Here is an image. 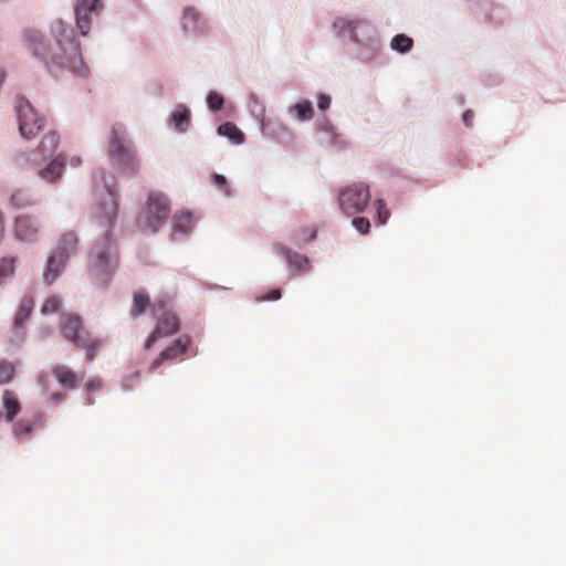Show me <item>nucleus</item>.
<instances>
[{"instance_id": "nucleus-1", "label": "nucleus", "mask_w": 566, "mask_h": 566, "mask_svg": "<svg viewBox=\"0 0 566 566\" xmlns=\"http://www.w3.org/2000/svg\"><path fill=\"white\" fill-rule=\"evenodd\" d=\"M50 35L54 40V49L50 46L40 31L30 29L25 32V39L33 54L44 64L51 75L60 77L63 72H69L74 77H88L90 69L84 62L81 44L76 40L71 23L62 19L53 20L50 24Z\"/></svg>"}, {"instance_id": "nucleus-2", "label": "nucleus", "mask_w": 566, "mask_h": 566, "mask_svg": "<svg viewBox=\"0 0 566 566\" xmlns=\"http://www.w3.org/2000/svg\"><path fill=\"white\" fill-rule=\"evenodd\" d=\"M109 196V202L105 205L103 214L99 217L102 226L105 227V242L103 245L95 244L91 252V275L101 284L106 283L117 265V258L113 256L114 243L109 239V232L117 216L118 201L114 189L105 185Z\"/></svg>"}, {"instance_id": "nucleus-3", "label": "nucleus", "mask_w": 566, "mask_h": 566, "mask_svg": "<svg viewBox=\"0 0 566 566\" xmlns=\"http://www.w3.org/2000/svg\"><path fill=\"white\" fill-rule=\"evenodd\" d=\"M333 29L340 39H348L356 45V57L363 62L376 60L381 52V40L376 28L366 19L338 17Z\"/></svg>"}, {"instance_id": "nucleus-4", "label": "nucleus", "mask_w": 566, "mask_h": 566, "mask_svg": "<svg viewBox=\"0 0 566 566\" xmlns=\"http://www.w3.org/2000/svg\"><path fill=\"white\" fill-rule=\"evenodd\" d=\"M106 153L119 172L130 176L139 171L140 159L124 125L117 123L112 126Z\"/></svg>"}, {"instance_id": "nucleus-5", "label": "nucleus", "mask_w": 566, "mask_h": 566, "mask_svg": "<svg viewBox=\"0 0 566 566\" xmlns=\"http://www.w3.org/2000/svg\"><path fill=\"white\" fill-rule=\"evenodd\" d=\"M60 332L62 336L74 346L86 352V359L93 360L97 348L102 345L99 339L92 337L83 326L81 316L74 313L63 314L60 319Z\"/></svg>"}, {"instance_id": "nucleus-6", "label": "nucleus", "mask_w": 566, "mask_h": 566, "mask_svg": "<svg viewBox=\"0 0 566 566\" xmlns=\"http://www.w3.org/2000/svg\"><path fill=\"white\" fill-rule=\"evenodd\" d=\"M170 213V205L166 195L150 192L146 207L137 219V226L143 232H157Z\"/></svg>"}, {"instance_id": "nucleus-7", "label": "nucleus", "mask_w": 566, "mask_h": 566, "mask_svg": "<svg viewBox=\"0 0 566 566\" xmlns=\"http://www.w3.org/2000/svg\"><path fill=\"white\" fill-rule=\"evenodd\" d=\"M370 200L368 186L355 184L339 192L338 203L346 214H354L365 210Z\"/></svg>"}, {"instance_id": "nucleus-8", "label": "nucleus", "mask_w": 566, "mask_h": 566, "mask_svg": "<svg viewBox=\"0 0 566 566\" xmlns=\"http://www.w3.org/2000/svg\"><path fill=\"white\" fill-rule=\"evenodd\" d=\"M180 29L186 36H205L209 32L206 17L195 7L188 6L180 17Z\"/></svg>"}, {"instance_id": "nucleus-9", "label": "nucleus", "mask_w": 566, "mask_h": 566, "mask_svg": "<svg viewBox=\"0 0 566 566\" xmlns=\"http://www.w3.org/2000/svg\"><path fill=\"white\" fill-rule=\"evenodd\" d=\"M102 8L101 0H81L75 9L76 28L82 36L91 30L92 14H97Z\"/></svg>"}, {"instance_id": "nucleus-10", "label": "nucleus", "mask_w": 566, "mask_h": 566, "mask_svg": "<svg viewBox=\"0 0 566 566\" xmlns=\"http://www.w3.org/2000/svg\"><path fill=\"white\" fill-rule=\"evenodd\" d=\"M179 329V319L174 313H165L157 321L155 331L148 336L145 348L149 349L158 338L176 334Z\"/></svg>"}, {"instance_id": "nucleus-11", "label": "nucleus", "mask_w": 566, "mask_h": 566, "mask_svg": "<svg viewBox=\"0 0 566 566\" xmlns=\"http://www.w3.org/2000/svg\"><path fill=\"white\" fill-rule=\"evenodd\" d=\"M19 109V129L24 138L33 137L42 127L43 118L39 115L36 108Z\"/></svg>"}, {"instance_id": "nucleus-12", "label": "nucleus", "mask_w": 566, "mask_h": 566, "mask_svg": "<svg viewBox=\"0 0 566 566\" xmlns=\"http://www.w3.org/2000/svg\"><path fill=\"white\" fill-rule=\"evenodd\" d=\"M190 345L189 338H178L174 340L171 345L166 347L158 357L151 361L149 366L150 371H155L157 368H159L165 361L172 360L186 353Z\"/></svg>"}, {"instance_id": "nucleus-13", "label": "nucleus", "mask_w": 566, "mask_h": 566, "mask_svg": "<svg viewBox=\"0 0 566 566\" xmlns=\"http://www.w3.org/2000/svg\"><path fill=\"white\" fill-rule=\"evenodd\" d=\"M80 240L75 231L64 232L57 240L52 253L57 254L69 262L78 252Z\"/></svg>"}, {"instance_id": "nucleus-14", "label": "nucleus", "mask_w": 566, "mask_h": 566, "mask_svg": "<svg viewBox=\"0 0 566 566\" xmlns=\"http://www.w3.org/2000/svg\"><path fill=\"white\" fill-rule=\"evenodd\" d=\"M15 235L22 241L33 242L40 233L39 222L31 216H19L15 219Z\"/></svg>"}, {"instance_id": "nucleus-15", "label": "nucleus", "mask_w": 566, "mask_h": 566, "mask_svg": "<svg viewBox=\"0 0 566 566\" xmlns=\"http://www.w3.org/2000/svg\"><path fill=\"white\" fill-rule=\"evenodd\" d=\"M67 261L60 258L57 254L51 252L48 256L43 272L42 280L50 286L56 282L66 268Z\"/></svg>"}, {"instance_id": "nucleus-16", "label": "nucleus", "mask_w": 566, "mask_h": 566, "mask_svg": "<svg viewBox=\"0 0 566 566\" xmlns=\"http://www.w3.org/2000/svg\"><path fill=\"white\" fill-rule=\"evenodd\" d=\"M52 374L56 378L57 382L69 389H74L84 379L85 374H76L69 366L57 364L52 368Z\"/></svg>"}, {"instance_id": "nucleus-17", "label": "nucleus", "mask_w": 566, "mask_h": 566, "mask_svg": "<svg viewBox=\"0 0 566 566\" xmlns=\"http://www.w3.org/2000/svg\"><path fill=\"white\" fill-rule=\"evenodd\" d=\"M277 252L281 253L287 261L291 268H294L300 273H306L310 270V261L305 255L292 252L290 249L279 245Z\"/></svg>"}, {"instance_id": "nucleus-18", "label": "nucleus", "mask_w": 566, "mask_h": 566, "mask_svg": "<svg viewBox=\"0 0 566 566\" xmlns=\"http://www.w3.org/2000/svg\"><path fill=\"white\" fill-rule=\"evenodd\" d=\"M65 159L63 155H59L48 167L39 171V176L49 182L56 181L63 171Z\"/></svg>"}, {"instance_id": "nucleus-19", "label": "nucleus", "mask_w": 566, "mask_h": 566, "mask_svg": "<svg viewBox=\"0 0 566 566\" xmlns=\"http://www.w3.org/2000/svg\"><path fill=\"white\" fill-rule=\"evenodd\" d=\"M390 48L399 54H406L412 50L413 40L405 33H398L391 39Z\"/></svg>"}, {"instance_id": "nucleus-20", "label": "nucleus", "mask_w": 566, "mask_h": 566, "mask_svg": "<svg viewBox=\"0 0 566 566\" xmlns=\"http://www.w3.org/2000/svg\"><path fill=\"white\" fill-rule=\"evenodd\" d=\"M218 134L229 138L235 145H240L244 142L243 133L232 123L220 125L218 127Z\"/></svg>"}, {"instance_id": "nucleus-21", "label": "nucleus", "mask_w": 566, "mask_h": 566, "mask_svg": "<svg viewBox=\"0 0 566 566\" xmlns=\"http://www.w3.org/2000/svg\"><path fill=\"white\" fill-rule=\"evenodd\" d=\"M3 407L6 409V418L8 421H11L19 413L20 403L12 391H4Z\"/></svg>"}, {"instance_id": "nucleus-22", "label": "nucleus", "mask_w": 566, "mask_h": 566, "mask_svg": "<svg viewBox=\"0 0 566 566\" xmlns=\"http://www.w3.org/2000/svg\"><path fill=\"white\" fill-rule=\"evenodd\" d=\"M150 300L148 294L140 290L135 292L133 297V308H132V315L134 317L142 315L145 313L146 308L149 306Z\"/></svg>"}, {"instance_id": "nucleus-23", "label": "nucleus", "mask_w": 566, "mask_h": 566, "mask_svg": "<svg viewBox=\"0 0 566 566\" xmlns=\"http://www.w3.org/2000/svg\"><path fill=\"white\" fill-rule=\"evenodd\" d=\"M192 227V216L189 212L178 213L174 217V231L188 233Z\"/></svg>"}, {"instance_id": "nucleus-24", "label": "nucleus", "mask_w": 566, "mask_h": 566, "mask_svg": "<svg viewBox=\"0 0 566 566\" xmlns=\"http://www.w3.org/2000/svg\"><path fill=\"white\" fill-rule=\"evenodd\" d=\"M33 298L30 296H24L20 303V307L18 311V314L15 316V325L20 326L22 325L28 317L30 316L32 308H33Z\"/></svg>"}, {"instance_id": "nucleus-25", "label": "nucleus", "mask_w": 566, "mask_h": 566, "mask_svg": "<svg viewBox=\"0 0 566 566\" xmlns=\"http://www.w3.org/2000/svg\"><path fill=\"white\" fill-rule=\"evenodd\" d=\"M171 120L177 129L180 132H185L190 122V114L188 108H182V111L175 112L171 115Z\"/></svg>"}, {"instance_id": "nucleus-26", "label": "nucleus", "mask_w": 566, "mask_h": 566, "mask_svg": "<svg viewBox=\"0 0 566 566\" xmlns=\"http://www.w3.org/2000/svg\"><path fill=\"white\" fill-rule=\"evenodd\" d=\"M59 146V137L55 133L46 134L40 144V150L45 154H53Z\"/></svg>"}, {"instance_id": "nucleus-27", "label": "nucleus", "mask_w": 566, "mask_h": 566, "mask_svg": "<svg viewBox=\"0 0 566 566\" xmlns=\"http://www.w3.org/2000/svg\"><path fill=\"white\" fill-rule=\"evenodd\" d=\"M15 374L12 363L0 360V385L10 382Z\"/></svg>"}, {"instance_id": "nucleus-28", "label": "nucleus", "mask_w": 566, "mask_h": 566, "mask_svg": "<svg viewBox=\"0 0 566 566\" xmlns=\"http://www.w3.org/2000/svg\"><path fill=\"white\" fill-rule=\"evenodd\" d=\"M62 307V298L60 296L53 295L45 300L41 307V312L43 314L56 313Z\"/></svg>"}, {"instance_id": "nucleus-29", "label": "nucleus", "mask_w": 566, "mask_h": 566, "mask_svg": "<svg viewBox=\"0 0 566 566\" xmlns=\"http://www.w3.org/2000/svg\"><path fill=\"white\" fill-rule=\"evenodd\" d=\"M11 201L18 208L27 207L32 203V200L21 190L11 196Z\"/></svg>"}, {"instance_id": "nucleus-30", "label": "nucleus", "mask_w": 566, "mask_h": 566, "mask_svg": "<svg viewBox=\"0 0 566 566\" xmlns=\"http://www.w3.org/2000/svg\"><path fill=\"white\" fill-rule=\"evenodd\" d=\"M353 226L361 234L368 233L369 229H370L369 220L367 218H364V217H356V218H354L353 219Z\"/></svg>"}, {"instance_id": "nucleus-31", "label": "nucleus", "mask_w": 566, "mask_h": 566, "mask_svg": "<svg viewBox=\"0 0 566 566\" xmlns=\"http://www.w3.org/2000/svg\"><path fill=\"white\" fill-rule=\"evenodd\" d=\"M14 271V259H2L0 262V279H3Z\"/></svg>"}, {"instance_id": "nucleus-32", "label": "nucleus", "mask_w": 566, "mask_h": 566, "mask_svg": "<svg viewBox=\"0 0 566 566\" xmlns=\"http://www.w3.org/2000/svg\"><path fill=\"white\" fill-rule=\"evenodd\" d=\"M376 205H377V213H378L379 223L384 224L387 222L388 218L390 217V212L386 208L385 200L378 199Z\"/></svg>"}, {"instance_id": "nucleus-33", "label": "nucleus", "mask_w": 566, "mask_h": 566, "mask_svg": "<svg viewBox=\"0 0 566 566\" xmlns=\"http://www.w3.org/2000/svg\"><path fill=\"white\" fill-rule=\"evenodd\" d=\"M291 113L298 120H307L314 116V108H290Z\"/></svg>"}, {"instance_id": "nucleus-34", "label": "nucleus", "mask_w": 566, "mask_h": 566, "mask_svg": "<svg viewBox=\"0 0 566 566\" xmlns=\"http://www.w3.org/2000/svg\"><path fill=\"white\" fill-rule=\"evenodd\" d=\"M207 106H223L224 98L223 96L214 91H211L206 98Z\"/></svg>"}, {"instance_id": "nucleus-35", "label": "nucleus", "mask_w": 566, "mask_h": 566, "mask_svg": "<svg viewBox=\"0 0 566 566\" xmlns=\"http://www.w3.org/2000/svg\"><path fill=\"white\" fill-rule=\"evenodd\" d=\"M32 430L31 424L28 421L21 420L13 427L15 436H23L30 433Z\"/></svg>"}, {"instance_id": "nucleus-36", "label": "nucleus", "mask_w": 566, "mask_h": 566, "mask_svg": "<svg viewBox=\"0 0 566 566\" xmlns=\"http://www.w3.org/2000/svg\"><path fill=\"white\" fill-rule=\"evenodd\" d=\"M213 181L217 187L223 189L226 195H228V196L230 195V189H229V186H228V182H227V179L224 176L216 174V175H213Z\"/></svg>"}, {"instance_id": "nucleus-37", "label": "nucleus", "mask_w": 566, "mask_h": 566, "mask_svg": "<svg viewBox=\"0 0 566 566\" xmlns=\"http://www.w3.org/2000/svg\"><path fill=\"white\" fill-rule=\"evenodd\" d=\"M15 105L14 106H32V103L22 94H17L14 99Z\"/></svg>"}, {"instance_id": "nucleus-38", "label": "nucleus", "mask_w": 566, "mask_h": 566, "mask_svg": "<svg viewBox=\"0 0 566 566\" xmlns=\"http://www.w3.org/2000/svg\"><path fill=\"white\" fill-rule=\"evenodd\" d=\"M281 297V290L274 289L271 290L266 295L262 297L263 301H276Z\"/></svg>"}, {"instance_id": "nucleus-39", "label": "nucleus", "mask_w": 566, "mask_h": 566, "mask_svg": "<svg viewBox=\"0 0 566 566\" xmlns=\"http://www.w3.org/2000/svg\"><path fill=\"white\" fill-rule=\"evenodd\" d=\"M102 388V380L99 379H93V380H90L87 384H86V390L88 392H92L94 390H98Z\"/></svg>"}, {"instance_id": "nucleus-40", "label": "nucleus", "mask_w": 566, "mask_h": 566, "mask_svg": "<svg viewBox=\"0 0 566 566\" xmlns=\"http://www.w3.org/2000/svg\"><path fill=\"white\" fill-rule=\"evenodd\" d=\"M331 102H332V99H331V96L328 94L321 93L318 95L317 106H329Z\"/></svg>"}, {"instance_id": "nucleus-41", "label": "nucleus", "mask_w": 566, "mask_h": 566, "mask_svg": "<svg viewBox=\"0 0 566 566\" xmlns=\"http://www.w3.org/2000/svg\"><path fill=\"white\" fill-rule=\"evenodd\" d=\"M473 117H474V114L471 109H467L463 113V122H464L465 126L470 127L472 125Z\"/></svg>"}, {"instance_id": "nucleus-42", "label": "nucleus", "mask_w": 566, "mask_h": 566, "mask_svg": "<svg viewBox=\"0 0 566 566\" xmlns=\"http://www.w3.org/2000/svg\"><path fill=\"white\" fill-rule=\"evenodd\" d=\"M65 398V394L63 392H53L50 395V401L52 403H59L60 401H62L63 399Z\"/></svg>"}, {"instance_id": "nucleus-43", "label": "nucleus", "mask_w": 566, "mask_h": 566, "mask_svg": "<svg viewBox=\"0 0 566 566\" xmlns=\"http://www.w3.org/2000/svg\"><path fill=\"white\" fill-rule=\"evenodd\" d=\"M292 106H302V107H305V106H313V105H312V102H311V101L305 99V98H301V99H298L296 103H294Z\"/></svg>"}, {"instance_id": "nucleus-44", "label": "nucleus", "mask_w": 566, "mask_h": 566, "mask_svg": "<svg viewBox=\"0 0 566 566\" xmlns=\"http://www.w3.org/2000/svg\"><path fill=\"white\" fill-rule=\"evenodd\" d=\"M70 164L73 166V167H78L81 164H82V160L80 157H72L70 159Z\"/></svg>"}, {"instance_id": "nucleus-45", "label": "nucleus", "mask_w": 566, "mask_h": 566, "mask_svg": "<svg viewBox=\"0 0 566 566\" xmlns=\"http://www.w3.org/2000/svg\"><path fill=\"white\" fill-rule=\"evenodd\" d=\"M316 237V231L314 229L311 230L310 233H307V238L305 239L306 242H310L312 240H314Z\"/></svg>"}, {"instance_id": "nucleus-46", "label": "nucleus", "mask_w": 566, "mask_h": 566, "mask_svg": "<svg viewBox=\"0 0 566 566\" xmlns=\"http://www.w3.org/2000/svg\"><path fill=\"white\" fill-rule=\"evenodd\" d=\"M39 384L43 387V389L46 388V376L42 375L39 377Z\"/></svg>"}, {"instance_id": "nucleus-47", "label": "nucleus", "mask_w": 566, "mask_h": 566, "mask_svg": "<svg viewBox=\"0 0 566 566\" xmlns=\"http://www.w3.org/2000/svg\"><path fill=\"white\" fill-rule=\"evenodd\" d=\"M6 77H7V72L3 69H0V86L4 82Z\"/></svg>"}, {"instance_id": "nucleus-48", "label": "nucleus", "mask_w": 566, "mask_h": 566, "mask_svg": "<svg viewBox=\"0 0 566 566\" xmlns=\"http://www.w3.org/2000/svg\"><path fill=\"white\" fill-rule=\"evenodd\" d=\"M249 98H250V102L253 103L254 105H258L260 103L259 97L255 94H250Z\"/></svg>"}, {"instance_id": "nucleus-49", "label": "nucleus", "mask_w": 566, "mask_h": 566, "mask_svg": "<svg viewBox=\"0 0 566 566\" xmlns=\"http://www.w3.org/2000/svg\"><path fill=\"white\" fill-rule=\"evenodd\" d=\"M459 103H460V104L464 103V99H463V97H462V96H460V97H459Z\"/></svg>"}]
</instances>
